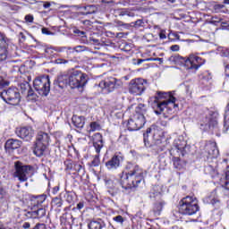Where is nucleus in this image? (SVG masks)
<instances>
[{
  "label": "nucleus",
  "instance_id": "obj_1",
  "mask_svg": "<svg viewBox=\"0 0 229 229\" xmlns=\"http://www.w3.org/2000/svg\"><path fill=\"white\" fill-rule=\"evenodd\" d=\"M89 81V76L80 71H71L58 76L57 83L60 89L69 86L71 89L85 87Z\"/></svg>",
  "mask_w": 229,
  "mask_h": 229
},
{
  "label": "nucleus",
  "instance_id": "obj_2",
  "mask_svg": "<svg viewBox=\"0 0 229 229\" xmlns=\"http://www.w3.org/2000/svg\"><path fill=\"white\" fill-rule=\"evenodd\" d=\"M144 182V170L139 165L129 166V170L122 174L120 183L123 189H135Z\"/></svg>",
  "mask_w": 229,
  "mask_h": 229
},
{
  "label": "nucleus",
  "instance_id": "obj_3",
  "mask_svg": "<svg viewBox=\"0 0 229 229\" xmlns=\"http://www.w3.org/2000/svg\"><path fill=\"white\" fill-rule=\"evenodd\" d=\"M175 102L176 98L173 97L171 93L158 91L152 104V108L157 115H160L167 108L168 105H171L174 108L177 107L178 105Z\"/></svg>",
  "mask_w": 229,
  "mask_h": 229
},
{
  "label": "nucleus",
  "instance_id": "obj_4",
  "mask_svg": "<svg viewBox=\"0 0 229 229\" xmlns=\"http://www.w3.org/2000/svg\"><path fill=\"white\" fill-rule=\"evenodd\" d=\"M199 212L198 199L192 196H186L179 201V213L182 216H194Z\"/></svg>",
  "mask_w": 229,
  "mask_h": 229
},
{
  "label": "nucleus",
  "instance_id": "obj_5",
  "mask_svg": "<svg viewBox=\"0 0 229 229\" xmlns=\"http://www.w3.org/2000/svg\"><path fill=\"white\" fill-rule=\"evenodd\" d=\"M49 134L44 131H38L36 136V141L34 144L33 153L36 157H44V153H46V149L49 146Z\"/></svg>",
  "mask_w": 229,
  "mask_h": 229
},
{
  "label": "nucleus",
  "instance_id": "obj_6",
  "mask_svg": "<svg viewBox=\"0 0 229 229\" xmlns=\"http://www.w3.org/2000/svg\"><path fill=\"white\" fill-rule=\"evenodd\" d=\"M0 97L7 105H12L13 106H17L21 103V92L16 87L3 90L0 92Z\"/></svg>",
  "mask_w": 229,
  "mask_h": 229
},
{
  "label": "nucleus",
  "instance_id": "obj_7",
  "mask_svg": "<svg viewBox=\"0 0 229 229\" xmlns=\"http://www.w3.org/2000/svg\"><path fill=\"white\" fill-rule=\"evenodd\" d=\"M31 171H33L31 165H24L21 161H16L14 163V173L13 176V178H18L21 182H28V178L31 176Z\"/></svg>",
  "mask_w": 229,
  "mask_h": 229
},
{
  "label": "nucleus",
  "instance_id": "obj_8",
  "mask_svg": "<svg viewBox=\"0 0 229 229\" xmlns=\"http://www.w3.org/2000/svg\"><path fill=\"white\" fill-rule=\"evenodd\" d=\"M33 85L39 96H48L51 91V81H49V76L36 78L33 81Z\"/></svg>",
  "mask_w": 229,
  "mask_h": 229
},
{
  "label": "nucleus",
  "instance_id": "obj_9",
  "mask_svg": "<svg viewBox=\"0 0 229 229\" xmlns=\"http://www.w3.org/2000/svg\"><path fill=\"white\" fill-rule=\"evenodd\" d=\"M98 87L103 91L110 94V92H114L115 89H121L123 87V81L117 80L115 77H107L99 82Z\"/></svg>",
  "mask_w": 229,
  "mask_h": 229
},
{
  "label": "nucleus",
  "instance_id": "obj_10",
  "mask_svg": "<svg viewBox=\"0 0 229 229\" xmlns=\"http://www.w3.org/2000/svg\"><path fill=\"white\" fill-rule=\"evenodd\" d=\"M93 147L95 148L97 155L94 156L90 165L91 167H98L101 164L99 153H101V149H103V135H101V133L97 132L93 135Z\"/></svg>",
  "mask_w": 229,
  "mask_h": 229
},
{
  "label": "nucleus",
  "instance_id": "obj_11",
  "mask_svg": "<svg viewBox=\"0 0 229 229\" xmlns=\"http://www.w3.org/2000/svg\"><path fill=\"white\" fill-rule=\"evenodd\" d=\"M148 82L144 79H134L129 82L128 90L132 96H142L146 90Z\"/></svg>",
  "mask_w": 229,
  "mask_h": 229
},
{
  "label": "nucleus",
  "instance_id": "obj_12",
  "mask_svg": "<svg viewBox=\"0 0 229 229\" xmlns=\"http://www.w3.org/2000/svg\"><path fill=\"white\" fill-rule=\"evenodd\" d=\"M205 64V59H202L201 57L195 55L194 54H191L189 57L185 60V64L190 65V69H199L201 65Z\"/></svg>",
  "mask_w": 229,
  "mask_h": 229
},
{
  "label": "nucleus",
  "instance_id": "obj_13",
  "mask_svg": "<svg viewBox=\"0 0 229 229\" xmlns=\"http://www.w3.org/2000/svg\"><path fill=\"white\" fill-rule=\"evenodd\" d=\"M20 89L21 90V94L27 93L28 101H37V94L31 89L30 82L24 81L20 83Z\"/></svg>",
  "mask_w": 229,
  "mask_h": 229
},
{
  "label": "nucleus",
  "instance_id": "obj_14",
  "mask_svg": "<svg viewBox=\"0 0 229 229\" xmlns=\"http://www.w3.org/2000/svg\"><path fill=\"white\" fill-rule=\"evenodd\" d=\"M17 135L20 139L26 140V142H30L35 135V131L32 127H21L17 130Z\"/></svg>",
  "mask_w": 229,
  "mask_h": 229
},
{
  "label": "nucleus",
  "instance_id": "obj_15",
  "mask_svg": "<svg viewBox=\"0 0 229 229\" xmlns=\"http://www.w3.org/2000/svg\"><path fill=\"white\" fill-rule=\"evenodd\" d=\"M123 162V157L119 155H114L107 162H106V167L108 171H115L121 167V163Z\"/></svg>",
  "mask_w": 229,
  "mask_h": 229
},
{
  "label": "nucleus",
  "instance_id": "obj_16",
  "mask_svg": "<svg viewBox=\"0 0 229 229\" xmlns=\"http://www.w3.org/2000/svg\"><path fill=\"white\" fill-rule=\"evenodd\" d=\"M205 149L208 153V158H217L219 157V149H217V144L216 142L206 144Z\"/></svg>",
  "mask_w": 229,
  "mask_h": 229
},
{
  "label": "nucleus",
  "instance_id": "obj_17",
  "mask_svg": "<svg viewBox=\"0 0 229 229\" xmlns=\"http://www.w3.org/2000/svg\"><path fill=\"white\" fill-rule=\"evenodd\" d=\"M21 146H22V141L11 139L5 142L4 148L7 151H13V149H19Z\"/></svg>",
  "mask_w": 229,
  "mask_h": 229
},
{
  "label": "nucleus",
  "instance_id": "obj_18",
  "mask_svg": "<svg viewBox=\"0 0 229 229\" xmlns=\"http://www.w3.org/2000/svg\"><path fill=\"white\" fill-rule=\"evenodd\" d=\"M219 114L217 112H209V116L208 118V123H206V125L209 126V128H216L217 126V117Z\"/></svg>",
  "mask_w": 229,
  "mask_h": 229
},
{
  "label": "nucleus",
  "instance_id": "obj_19",
  "mask_svg": "<svg viewBox=\"0 0 229 229\" xmlns=\"http://www.w3.org/2000/svg\"><path fill=\"white\" fill-rule=\"evenodd\" d=\"M72 123L73 126H75V128H79V130H81V128L85 126V117L74 114L72 117Z\"/></svg>",
  "mask_w": 229,
  "mask_h": 229
},
{
  "label": "nucleus",
  "instance_id": "obj_20",
  "mask_svg": "<svg viewBox=\"0 0 229 229\" xmlns=\"http://www.w3.org/2000/svg\"><path fill=\"white\" fill-rule=\"evenodd\" d=\"M28 214L30 215V217H32V219H40L46 216V208H39L37 210L29 211Z\"/></svg>",
  "mask_w": 229,
  "mask_h": 229
},
{
  "label": "nucleus",
  "instance_id": "obj_21",
  "mask_svg": "<svg viewBox=\"0 0 229 229\" xmlns=\"http://www.w3.org/2000/svg\"><path fill=\"white\" fill-rule=\"evenodd\" d=\"M106 226L105 224V221L102 219H98V220H92L89 224V229H103Z\"/></svg>",
  "mask_w": 229,
  "mask_h": 229
},
{
  "label": "nucleus",
  "instance_id": "obj_22",
  "mask_svg": "<svg viewBox=\"0 0 229 229\" xmlns=\"http://www.w3.org/2000/svg\"><path fill=\"white\" fill-rule=\"evenodd\" d=\"M132 118L136 122V124H138L140 130L146 124V117L142 114H134Z\"/></svg>",
  "mask_w": 229,
  "mask_h": 229
},
{
  "label": "nucleus",
  "instance_id": "obj_23",
  "mask_svg": "<svg viewBox=\"0 0 229 229\" xmlns=\"http://www.w3.org/2000/svg\"><path fill=\"white\" fill-rule=\"evenodd\" d=\"M8 58V42L5 45L0 46V62H4Z\"/></svg>",
  "mask_w": 229,
  "mask_h": 229
},
{
  "label": "nucleus",
  "instance_id": "obj_24",
  "mask_svg": "<svg viewBox=\"0 0 229 229\" xmlns=\"http://www.w3.org/2000/svg\"><path fill=\"white\" fill-rule=\"evenodd\" d=\"M127 127L129 131H137L138 130H140V127H139L138 123H136L133 118H131L128 121Z\"/></svg>",
  "mask_w": 229,
  "mask_h": 229
},
{
  "label": "nucleus",
  "instance_id": "obj_25",
  "mask_svg": "<svg viewBox=\"0 0 229 229\" xmlns=\"http://www.w3.org/2000/svg\"><path fill=\"white\" fill-rule=\"evenodd\" d=\"M118 15L120 17H124L125 15H127V17H135V13L131 9L123 8L118 11Z\"/></svg>",
  "mask_w": 229,
  "mask_h": 229
},
{
  "label": "nucleus",
  "instance_id": "obj_26",
  "mask_svg": "<svg viewBox=\"0 0 229 229\" xmlns=\"http://www.w3.org/2000/svg\"><path fill=\"white\" fill-rule=\"evenodd\" d=\"M72 171H75L79 174H84V173H85L83 165H81V164H79V163H73L72 165Z\"/></svg>",
  "mask_w": 229,
  "mask_h": 229
},
{
  "label": "nucleus",
  "instance_id": "obj_27",
  "mask_svg": "<svg viewBox=\"0 0 229 229\" xmlns=\"http://www.w3.org/2000/svg\"><path fill=\"white\" fill-rule=\"evenodd\" d=\"M208 199L211 205H216V203H219V199L217 198V191H213L208 196Z\"/></svg>",
  "mask_w": 229,
  "mask_h": 229
},
{
  "label": "nucleus",
  "instance_id": "obj_28",
  "mask_svg": "<svg viewBox=\"0 0 229 229\" xmlns=\"http://www.w3.org/2000/svg\"><path fill=\"white\" fill-rule=\"evenodd\" d=\"M153 133V128H148L146 132L143 133V140L145 142V146H149V134Z\"/></svg>",
  "mask_w": 229,
  "mask_h": 229
},
{
  "label": "nucleus",
  "instance_id": "obj_29",
  "mask_svg": "<svg viewBox=\"0 0 229 229\" xmlns=\"http://www.w3.org/2000/svg\"><path fill=\"white\" fill-rule=\"evenodd\" d=\"M10 199V195L8 194V191H6V189L0 186V199Z\"/></svg>",
  "mask_w": 229,
  "mask_h": 229
},
{
  "label": "nucleus",
  "instance_id": "obj_30",
  "mask_svg": "<svg viewBox=\"0 0 229 229\" xmlns=\"http://www.w3.org/2000/svg\"><path fill=\"white\" fill-rule=\"evenodd\" d=\"M98 130H101V126L99 125V123H98V122H92L89 124V132L92 131H98Z\"/></svg>",
  "mask_w": 229,
  "mask_h": 229
},
{
  "label": "nucleus",
  "instance_id": "obj_31",
  "mask_svg": "<svg viewBox=\"0 0 229 229\" xmlns=\"http://www.w3.org/2000/svg\"><path fill=\"white\" fill-rule=\"evenodd\" d=\"M135 114L144 115V114H146V106L144 104H139L138 106H136Z\"/></svg>",
  "mask_w": 229,
  "mask_h": 229
},
{
  "label": "nucleus",
  "instance_id": "obj_32",
  "mask_svg": "<svg viewBox=\"0 0 229 229\" xmlns=\"http://www.w3.org/2000/svg\"><path fill=\"white\" fill-rule=\"evenodd\" d=\"M62 199L55 197L52 199V207H55L56 208H60L62 207Z\"/></svg>",
  "mask_w": 229,
  "mask_h": 229
},
{
  "label": "nucleus",
  "instance_id": "obj_33",
  "mask_svg": "<svg viewBox=\"0 0 229 229\" xmlns=\"http://www.w3.org/2000/svg\"><path fill=\"white\" fill-rule=\"evenodd\" d=\"M47 199V194L38 195L36 197L37 205H42V203L44 201H46Z\"/></svg>",
  "mask_w": 229,
  "mask_h": 229
},
{
  "label": "nucleus",
  "instance_id": "obj_34",
  "mask_svg": "<svg viewBox=\"0 0 229 229\" xmlns=\"http://www.w3.org/2000/svg\"><path fill=\"white\" fill-rule=\"evenodd\" d=\"M225 191H229V165L226 167V170H225Z\"/></svg>",
  "mask_w": 229,
  "mask_h": 229
},
{
  "label": "nucleus",
  "instance_id": "obj_35",
  "mask_svg": "<svg viewBox=\"0 0 229 229\" xmlns=\"http://www.w3.org/2000/svg\"><path fill=\"white\" fill-rule=\"evenodd\" d=\"M164 201L157 202L154 206V212H162V208H164Z\"/></svg>",
  "mask_w": 229,
  "mask_h": 229
},
{
  "label": "nucleus",
  "instance_id": "obj_36",
  "mask_svg": "<svg viewBox=\"0 0 229 229\" xmlns=\"http://www.w3.org/2000/svg\"><path fill=\"white\" fill-rule=\"evenodd\" d=\"M178 153H181L182 157H185L187 152L185 151V145H175Z\"/></svg>",
  "mask_w": 229,
  "mask_h": 229
},
{
  "label": "nucleus",
  "instance_id": "obj_37",
  "mask_svg": "<svg viewBox=\"0 0 229 229\" xmlns=\"http://www.w3.org/2000/svg\"><path fill=\"white\" fill-rule=\"evenodd\" d=\"M73 49H74V51H76V53H81L83 51H89V48L85 46H77Z\"/></svg>",
  "mask_w": 229,
  "mask_h": 229
},
{
  "label": "nucleus",
  "instance_id": "obj_38",
  "mask_svg": "<svg viewBox=\"0 0 229 229\" xmlns=\"http://www.w3.org/2000/svg\"><path fill=\"white\" fill-rule=\"evenodd\" d=\"M180 162V157H174V165L175 169H182V165Z\"/></svg>",
  "mask_w": 229,
  "mask_h": 229
},
{
  "label": "nucleus",
  "instance_id": "obj_39",
  "mask_svg": "<svg viewBox=\"0 0 229 229\" xmlns=\"http://www.w3.org/2000/svg\"><path fill=\"white\" fill-rule=\"evenodd\" d=\"M113 219L116 223H120V225H123V223H124V218H123V216H121V215L114 216Z\"/></svg>",
  "mask_w": 229,
  "mask_h": 229
},
{
  "label": "nucleus",
  "instance_id": "obj_40",
  "mask_svg": "<svg viewBox=\"0 0 229 229\" xmlns=\"http://www.w3.org/2000/svg\"><path fill=\"white\" fill-rule=\"evenodd\" d=\"M107 192H109V194H111V196H116L117 192H119V190L117 188L114 189H109L107 191Z\"/></svg>",
  "mask_w": 229,
  "mask_h": 229
},
{
  "label": "nucleus",
  "instance_id": "obj_41",
  "mask_svg": "<svg viewBox=\"0 0 229 229\" xmlns=\"http://www.w3.org/2000/svg\"><path fill=\"white\" fill-rule=\"evenodd\" d=\"M8 85H10V82L1 81H0V90H3V89H4V87H8Z\"/></svg>",
  "mask_w": 229,
  "mask_h": 229
},
{
  "label": "nucleus",
  "instance_id": "obj_42",
  "mask_svg": "<svg viewBox=\"0 0 229 229\" xmlns=\"http://www.w3.org/2000/svg\"><path fill=\"white\" fill-rule=\"evenodd\" d=\"M160 192H150V194H149V198L151 199H155V198H160Z\"/></svg>",
  "mask_w": 229,
  "mask_h": 229
},
{
  "label": "nucleus",
  "instance_id": "obj_43",
  "mask_svg": "<svg viewBox=\"0 0 229 229\" xmlns=\"http://www.w3.org/2000/svg\"><path fill=\"white\" fill-rule=\"evenodd\" d=\"M6 42V38H4V35L0 32V46H4Z\"/></svg>",
  "mask_w": 229,
  "mask_h": 229
},
{
  "label": "nucleus",
  "instance_id": "obj_44",
  "mask_svg": "<svg viewBox=\"0 0 229 229\" xmlns=\"http://www.w3.org/2000/svg\"><path fill=\"white\" fill-rule=\"evenodd\" d=\"M33 15H31V14H27L26 16H25V21H26V22H33Z\"/></svg>",
  "mask_w": 229,
  "mask_h": 229
},
{
  "label": "nucleus",
  "instance_id": "obj_45",
  "mask_svg": "<svg viewBox=\"0 0 229 229\" xmlns=\"http://www.w3.org/2000/svg\"><path fill=\"white\" fill-rule=\"evenodd\" d=\"M170 50L174 52L180 51V46L179 45H173L170 47Z\"/></svg>",
  "mask_w": 229,
  "mask_h": 229
},
{
  "label": "nucleus",
  "instance_id": "obj_46",
  "mask_svg": "<svg viewBox=\"0 0 229 229\" xmlns=\"http://www.w3.org/2000/svg\"><path fill=\"white\" fill-rule=\"evenodd\" d=\"M142 24H144V21L142 20H138L134 22V26L136 28H140V26H142Z\"/></svg>",
  "mask_w": 229,
  "mask_h": 229
},
{
  "label": "nucleus",
  "instance_id": "obj_47",
  "mask_svg": "<svg viewBox=\"0 0 229 229\" xmlns=\"http://www.w3.org/2000/svg\"><path fill=\"white\" fill-rule=\"evenodd\" d=\"M102 3H104L105 4H109V6H114V0H102Z\"/></svg>",
  "mask_w": 229,
  "mask_h": 229
},
{
  "label": "nucleus",
  "instance_id": "obj_48",
  "mask_svg": "<svg viewBox=\"0 0 229 229\" xmlns=\"http://www.w3.org/2000/svg\"><path fill=\"white\" fill-rule=\"evenodd\" d=\"M147 60H149L150 62H164V59L162 58H147Z\"/></svg>",
  "mask_w": 229,
  "mask_h": 229
},
{
  "label": "nucleus",
  "instance_id": "obj_49",
  "mask_svg": "<svg viewBox=\"0 0 229 229\" xmlns=\"http://www.w3.org/2000/svg\"><path fill=\"white\" fill-rule=\"evenodd\" d=\"M41 31L43 35H51V31H49V30H47V28H43Z\"/></svg>",
  "mask_w": 229,
  "mask_h": 229
},
{
  "label": "nucleus",
  "instance_id": "obj_50",
  "mask_svg": "<svg viewBox=\"0 0 229 229\" xmlns=\"http://www.w3.org/2000/svg\"><path fill=\"white\" fill-rule=\"evenodd\" d=\"M143 62H151V61L148 59H138L137 65H140V64H143Z\"/></svg>",
  "mask_w": 229,
  "mask_h": 229
},
{
  "label": "nucleus",
  "instance_id": "obj_51",
  "mask_svg": "<svg viewBox=\"0 0 229 229\" xmlns=\"http://www.w3.org/2000/svg\"><path fill=\"white\" fill-rule=\"evenodd\" d=\"M83 207H85V204L83 202H79L77 204L78 210H81V208H83Z\"/></svg>",
  "mask_w": 229,
  "mask_h": 229
},
{
  "label": "nucleus",
  "instance_id": "obj_52",
  "mask_svg": "<svg viewBox=\"0 0 229 229\" xmlns=\"http://www.w3.org/2000/svg\"><path fill=\"white\" fill-rule=\"evenodd\" d=\"M43 8L47 9V8H50L51 7V3L49 2H43Z\"/></svg>",
  "mask_w": 229,
  "mask_h": 229
},
{
  "label": "nucleus",
  "instance_id": "obj_53",
  "mask_svg": "<svg viewBox=\"0 0 229 229\" xmlns=\"http://www.w3.org/2000/svg\"><path fill=\"white\" fill-rule=\"evenodd\" d=\"M179 59H180V55H174L170 57V60L174 62H176V60H179Z\"/></svg>",
  "mask_w": 229,
  "mask_h": 229
},
{
  "label": "nucleus",
  "instance_id": "obj_54",
  "mask_svg": "<svg viewBox=\"0 0 229 229\" xmlns=\"http://www.w3.org/2000/svg\"><path fill=\"white\" fill-rule=\"evenodd\" d=\"M56 64H67V60L64 59H57Z\"/></svg>",
  "mask_w": 229,
  "mask_h": 229
},
{
  "label": "nucleus",
  "instance_id": "obj_55",
  "mask_svg": "<svg viewBox=\"0 0 229 229\" xmlns=\"http://www.w3.org/2000/svg\"><path fill=\"white\" fill-rule=\"evenodd\" d=\"M30 222H25V223L23 224V225H22V228L28 229V228H30Z\"/></svg>",
  "mask_w": 229,
  "mask_h": 229
},
{
  "label": "nucleus",
  "instance_id": "obj_56",
  "mask_svg": "<svg viewBox=\"0 0 229 229\" xmlns=\"http://www.w3.org/2000/svg\"><path fill=\"white\" fill-rule=\"evenodd\" d=\"M116 24H118V26H128V24H126L121 21H116Z\"/></svg>",
  "mask_w": 229,
  "mask_h": 229
},
{
  "label": "nucleus",
  "instance_id": "obj_57",
  "mask_svg": "<svg viewBox=\"0 0 229 229\" xmlns=\"http://www.w3.org/2000/svg\"><path fill=\"white\" fill-rule=\"evenodd\" d=\"M172 35L176 38V40H180V35H178V33H173Z\"/></svg>",
  "mask_w": 229,
  "mask_h": 229
},
{
  "label": "nucleus",
  "instance_id": "obj_58",
  "mask_svg": "<svg viewBox=\"0 0 229 229\" xmlns=\"http://www.w3.org/2000/svg\"><path fill=\"white\" fill-rule=\"evenodd\" d=\"M94 44H97V46H99V39L92 38L91 39Z\"/></svg>",
  "mask_w": 229,
  "mask_h": 229
},
{
  "label": "nucleus",
  "instance_id": "obj_59",
  "mask_svg": "<svg viewBox=\"0 0 229 229\" xmlns=\"http://www.w3.org/2000/svg\"><path fill=\"white\" fill-rule=\"evenodd\" d=\"M215 229H225V226L219 225H216Z\"/></svg>",
  "mask_w": 229,
  "mask_h": 229
},
{
  "label": "nucleus",
  "instance_id": "obj_60",
  "mask_svg": "<svg viewBox=\"0 0 229 229\" xmlns=\"http://www.w3.org/2000/svg\"><path fill=\"white\" fill-rule=\"evenodd\" d=\"M159 38H160L161 39H164V38H165L166 37H165V34L160 33V34H159Z\"/></svg>",
  "mask_w": 229,
  "mask_h": 229
},
{
  "label": "nucleus",
  "instance_id": "obj_61",
  "mask_svg": "<svg viewBox=\"0 0 229 229\" xmlns=\"http://www.w3.org/2000/svg\"><path fill=\"white\" fill-rule=\"evenodd\" d=\"M77 33H79V35L81 36L85 35V31H81V30H77Z\"/></svg>",
  "mask_w": 229,
  "mask_h": 229
},
{
  "label": "nucleus",
  "instance_id": "obj_62",
  "mask_svg": "<svg viewBox=\"0 0 229 229\" xmlns=\"http://www.w3.org/2000/svg\"><path fill=\"white\" fill-rule=\"evenodd\" d=\"M90 8H92V5H88V6H84V7H83V10H89V9H90Z\"/></svg>",
  "mask_w": 229,
  "mask_h": 229
},
{
  "label": "nucleus",
  "instance_id": "obj_63",
  "mask_svg": "<svg viewBox=\"0 0 229 229\" xmlns=\"http://www.w3.org/2000/svg\"><path fill=\"white\" fill-rule=\"evenodd\" d=\"M58 191H60V188H58V187L54 188V192H57Z\"/></svg>",
  "mask_w": 229,
  "mask_h": 229
},
{
  "label": "nucleus",
  "instance_id": "obj_64",
  "mask_svg": "<svg viewBox=\"0 0 229 229\" xmlns=\"http://www.w3.org/2000/svg\"><path fill=\"white\" fill-rule=\"evenodd\" d=\"M224 4H229V0H225V1H224Z\"/></svg>",
  "mask_w": 229,
  "mask_h": 229
}]
</instances>
